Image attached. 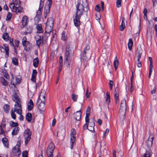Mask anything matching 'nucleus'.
Returning a JSON list of instances; mask_svg holds the SVG:
<instances>
[{
	"label": "nucleus",
	"mask_w": 157,
	"mask_h": 157,
	"mask_svg": "<svg viewBox=\"0 0 157 157\" xmlns=\"http://www.w3.org/2000/svg\"><path fill=\"white\" fill-rule=\"evenodd\" d=\"M54 21L53 18L50 17L49 18L46 22V25L53 26Z\"/></svg>",
	"instance_id": "5701e85b"
},
{
	"label": "nucleus",
	"mask_w": 157,
	"mask_h": 157,
	"mask_svg": "<svg viewBox=\"0 0 157 157\" xmlns=\"http://www.w3.org/2000/svg\"><path fill=\"white\" fill-rule=\"evenodd\" d=\"M153 67H149V72L148 75V77L149 78H150L151 77L153 70Z\"/></svg>",
	"instance_id": "5fc2aeb1"
},
{
	"label": "nucleus",
	"mask_w": 157,
	"mask_h": 157,
	"mask_svg": "<svg viewBox=\"0 0 157 157\" xmlns=\"http://www.w3.org/2000/svg\"><path fill=\"white\" fill-rule=\"evenodd\" d=\"M109 130L108 128H107L104 133L103 137L105 138V137L108 134L109 132Z\"/></svg>",
	"instance_id": "603ef678"
},
{
	"label": "nucleus",
	"mask_w": 157,
	"mask_h": 157,
	"mask_svg": "<svg viewBox=\"0 0 157 157\" xmlns=\"http://www.w3.org/2000/svg\"><path fill=\"white\" fill-rule=\"evenodd\" d=\"M90 47L89 45H87L84 48L83 52L82 55V58L83 60H85L84 63L87 64L86 61L90 59L92 54V51L90 49Z\"/></svg>",
	"instance_id": "7ed1b4c3"
},
{
	"label": "nucleus",
	"mask_w": 157,
	"mask_h": 157,
	"mask_svg": "<svg viewBox=\"0 0 157 157\" xmlns=\"http://www.w3.org/2000/svg\"><path fill=\"white\" fill-rule=\"evenodd\" d=\"M37 74V71L36 70H33V71L32 74V75L36 76Z\"/></svg>",
	"instance_id": "052dcab7"
},
{
	"label": "nucleus",
	"mask_w": 157,
	"mask_h": 157,
	"mask_svg": "<svg viewBox=\"0 0 157 157\" xmlns=\"http://www.w3.org/2000/svg\"><path fill=\"white\" fill-rule=\"evenodd\" d=\"M1 125L2 126V128H5L6 126V121L4 120H2V122L1 123Z\"/></svg>",
	"instance_id": "13d9d810"
},
{
	"label": "nucleus",
	"mask_w": 157,
	"mask_h": 157,
	"mask_svg": "<svg viewBox=\"0 0 157 157\" xmlns=\"http://www.w3.org/2000/svg\"><path fill=\"white\" fill-rule=\"evenodd\" d=\"M53 26L46 25L45 28V33L43 36V39L47 40L48 37L50 35V33L52 31Z\"/></svg>",
	"instance_id": "423d86ee"
},
{
	"label": "nucleus",
	"mask_w": 157,
	"mask_h": 157,
	"mask_svg": "<svg viewBox=\"0 0 157 157\" xmlns=\"http://www.w3.org/2000/svg\"><path fill=\"white\" fill-rule=\"evenodd\" d=\"M12 17V14L8 12V13L6 17V21H9L10 20Z\"/></svg>",
	"instance_id": "a18cd8bd"
},
{
	"label": "nucleus",
	"mask_w": 157,
	"mask_h": 157,
	"mask_svg": "<svg viewBox=\"0 0 157 157\" xmlns=\"http://www.w3.org/2000/svg\"><path fill=\"white\" fill-rule=\"evenodd\" d=\"M28 109L29 111H31V110L33 106H34V104L32 100V99H30L29 100V101L28 103Z\"/></svg>",
	"instance_id": "412c9836"
},
{
	"label": "nucleus",
	"mask_w": 157,
	"mask_h": 157,
	"mask_svg": "<svg viewBox=\"0 0 157 157\" xmlns=\"http://www.w3.org/2000/svg\"><path fill=\"white\" fill-rule=\"evenodd\" d=\"M3 109L5 112L8 113L10 109V106L7 104L5 105L3 107Z\"/></svg>",
	"instance_id": "a19ab883"
},
{
	"label": "nucleus",
	"mask_w": 157,
	"mask_h": 157,
	"mask_svg": "<svg viewBox=\"0 0 157 157\" xmlns=\"http://www.w3.org/2000/svg\"><path fill=\"white\" fill-rule=\"evenodd\" d=\"M89 122H86V123L84 124V125H83V128L84 129V130H86V129H88V125L87 124V123H89Z\"/></svg>",
	"instance_id": "6e6d98bb"
},
{
	"label": "nucleus",
	"mask_w": 157,
	"mask_h": 157,
	"mask_svg": "<svg viewBox=\"0 0 157 157\" xmlns=\"http://www.w3.org/2000/svg\"><path fill=\"white\" fill-rule=\"evenodd\" d=\"M88 130L89 131L94 132V127L95 125L94 122V121H90L88 124Z\"/></svg>",
	"instance_id": "f3484780"
},
{
	"label": "nucleus",
	"mask_w": 157,
	"mask_h": 157,
	"mask_svg": "<svg viewBox=\"0 0 157 157\" xmlns=\"http://www.w3.org/2000/svg\"><path fill=\"white\" fill-rule=\"evenodd\" d=\"M19 45H14L13 47V48L14 50V51L15 53L17 54V48L18 47Z\"/></svg>",
	"instance_id": "338daca9"
},
{
	"label": "nucleus",
	"mask_w": 157,
	"mask_h": 157,
	"mask_svg": "<svg viewBox=\"0 0 157 157\" xmlns=\"http://www.w3.org/2000/svg\"><path fill=\"white\" fill-rule=\"evenodd\" d=\"M0 81L1 83L3 85L6 86L8 85V82L3 77H1Z\"/></svg>",
	"instance_id": "7c9ffc66"
},
{
	"label": "nucleus",
	"mask_w": 157,
	"mask_h": 157,
	"mask_svg": "<svg viewBox=\"0 0 157 157\" xmlns=\"http://www.w3.org/2000/svg\"><path fill=\"white\" fill-rule=\"evenodd\" d=\"M149 60L150 62L149 67H153V65L152 64V58L151 57H149Z\"/></svg>",
	"instance_id": "4d7b16f0"
},
{
	"label": "nucleus",
	"mask_w": 157,
	"mask_h": 157,
	"mask_svg": "<svg viewBox=\"0 0 157 157\" xmlns=\"http://www.w3.org/2000/svg\"><path fill=\"white\" fill-rule=\"evenodd\" d=\"M90 92L89 93L88 92V87L87 88V90L86 91V97L87 98L89 97L90 95Z\"/></svg>",
	"instance_id": "774afa93"
},
{
	"label": "nucleus",
	"mask_w": 157,
	"mask_h": 157,
	"mask_svg": "<svg viewBox=\"0 0 157 157\" xmlns=\"http://www.w3.org/2000/svg\"><path fill=\"white\" fill-rule=\"evenodd\" d=\"M25 43H29V41H27V38L26 36H24L22 38V44L23 45L25 44Z\"/></svg>",
	"instance_id": "8fccbe9b"
},
{
	"label": "nucleus",
	"mask_w": 157,
	"mask_h": 157,
	"mask_svg": "<svg viewBox=\"0 0 157 157\" xmlns=\"http://www.w3.org/2000/svg\"><path fill=\"white\" fill-rule=\"evenodd\" d=\"M142 52L143 50L141 46L140 45H139L138 46L136 50V54L137 55V61H139L140 59Z\"/></svg>",
	"instance_id": "f8f14e48"
},
{
	"label": "nucleus",
	"mask_w": 157,
	"mask_h": 157,
	"mask_svg": "<svg viewBox=\"0 0 157 157\" xmlns=\"http://www.w3.org/2000/svg\"><path fill=\"white\" fill-rule=\"evenodd\" d=\"M28 152L26 151H24L22 153V157H28Z\"/></svg>",
	"instance_id": "3c124183"
},
{
	"label": "nucleus",
	"mask_w": 157,
	"mask_h": 157,
	"mask_svg": "<svg viewBox=\"0 0 157 157\" xmlns=\"http://www.w3.org/2000/svg\"><path fill=\"white\" fill-rule=\"evenodd\" d=\"M9 35L7 33H4L2 36V38L6 41H8L9 40Z\"/></svg>",
	"instance_id": "c756f323"
},
{
	"label": "nucleus",
	"mask_w": 157,
	"mask_h": 157,
	"mask_svg": "<svg viewBox=\"0 0 157 157\" xmlns=\"http://www.w3.org/2000/svg\"><path fill=\"white\" fill-rule=\"evenodd\" d=\"M76 135V130L75 129L72 128L71 130V133L70 144L71 149L73 148V144L75 143V140Z\"/></svg>",
	"instance_id": "1a4fd4ad"
},
{
	"label": "nucleus",
	"mask_w": 157,
	"mask_h": 157,
	"mask_svg": "<svg viewBox=\"0 0 157 157\" xmlns=\"http://www.w3.org/2000/svg\"><path fill=\"white\" fill-rule=\"evenodd\" d=\"M44 1L45 0H40V6L37 14H38V13H40V10L42 8L44 5Z\"/></svg>",
	"instance_id": "f704fd0d"
},
{
	"label": "nucleus",
	"mask_w": 157,
	"mask_h": 157,
	"mask_svg": "<svg viewBox=\"0 0 157 157\" xmlns=\"http://www.w3.org/2000/svg\"><path fill=\"white\" fill-rule=\"evenodd\" d=\"M5 131L2 129V126L0 125V134H4Z\"/></svg>",
	"instance_id": "bf43d9fd"
},
{
	"label": "nucleus",
	"mask_w": 157,
	"mask_h": 157,
	"mask_svg": "<svg viewBox=\"0 0 157 157\" xmlns=\"http://www.w3.org/2000/svg\"><path fill=\"white\" fill-rule=\"evenodd\" d=\"M121 0H117L116 6L117 8L121 7Z\"/></svg>",
	"instance_id": "09e8293b"
},
{
	"label": "nucleus",
	"mask_w": 157,
	"mask_h": 157,
	"mask_svg": "<svg viewBox=\"0 0 157 157\" xmlns=\"http://www.w3.org/2000/svg\"><path fill=\"white\" fill-rule=\"evenodd\" d=\"M32 30V28L30 27H28L26 28L25 31L24 32V34L26 35L28 33H30Z\"/></svg>",
	"instance_id": "58836bf2"
},
{
	"label": "nucleus",
	"mask_w": 157,
	"mask_h": 157,
	"mask_svg": "<svg viewBox=\"0 0 157 157\" xmlns=\"http://www.w3.org/2000/svg\"><path fill=\"white\" fill-rule=\"evenodd\" d=\"M62 35L61 38L62 39L64 40H66L67 37L66 36H65V34L64 32H63L62 33Z\"/></svg>",
	"instance_id": "680f3d73"
},
{
	"label": "nucleus",
	"mask_w": 157,
	"mask_h": 157,
	"mask_svg": "<svg viewBox=\"0 0 157 157\" xmlns=\"http://www.w3.org/2000/svg\"><path fill=\"white\" fill-rule=\"evenodd\" d=\"M19 131V128L18 127H15L13 130L12 132V134L13 136H15L17 134Z\"/></svg>",
	"instance_id": "2f4dec72"
},
{
	"label": "nucleus",
	"mask_w": 157,
	"mask_h": 157,
	"mask_svg": "<svg viewBox=\"0 0 157 157\" xmlns=\"http://www.w3.org/2000/svg\"><path fill=\"white\" fill-rule=\"evenodd\" d=\"M151 153L149 151H146L144 155V157H151Z\"/></svg>",
	"instance_id": "49530a36"
},
{
	"label": "nucleus",
	"mask_w": 157,
	"mask_h": 157,
	"mask_svg": "<svg viewBox=\"0 0 157 157\" xmlns=\"http://www.w3.org/2000/svg\"><path fill=\"white\" fill-rule=\"evenodd\" d=\"M133 45V41L131 39H129L128 40V49L131 50L132 49Z\"/></svg>",
	"instance_id": "473e14b6"
},
{
	"label": "nucleus",
	"mask_w": 157,
	"mask_h": 157,
	"mask_svg": "<svg viewBox=\"0 0 157 157\" xmlns=\"http://www.w3.org/2000/svg\"><path fill=\"white\" fill-rule=\"evenodd\" d=\"M12 62L15 65H17L18 64L17 59L15 57L13 58Z\"/></svg>",
	"instance_id": "de8ad7c7"
},
{
	"label": "nucleus",
	"mask_w": 157,
	"mask_h": 157,
	"mask_svg": "<svg viewBox=\"0 0 157 157\" xmlns=\"http://www.w3.org/2000/svg\"><path fill=\"white\" fill-rule=\"evenodd\" d=\"M74 53L73 48L71 46L68 45L66 48L65 58L66 60L69 63L71 60L72 56Z\"/></svg>",
	"instance_id": "20e7f679"
},
{
	"label": "nucleus",
	"mask_w": 157,
	"mask_h": 157,
	"mask_svg": "<svg viewBox=\"0 0 157 157\" xmlns=\"http://www.w3.org/2000/svg\"><path fill=\"white\" fill-rule=\"evenodd\" d=\"M24 45H23L25 50H27L29 49L31 45L29 42V43H25Z\"/></svg>",
	"instance_id": "ea45409f"
},
{
	"label": "nucleus",
	"mask_w": 157,
	"mask_h": 157,
	"mask_svg": "<svg viewBox=\"0 0 157 157\" xmlns=\"http://www.w3.org/2000/svg\"><path fill=\"white\" fill-rule=\"evenodd\" d=\"M27 17L25 16H24L22 20V25L23 26V27H24L27 24Z\"/></svg>",
	"instance_id": "bb28decb"
},
{
	"label": "nucleus",
	"mask_w": 157,
	"mask_h": 157,
	"mask_svg": "<svg viewBox=\"0 0 157 157\" xmlns=\"http://www.w3.org/2000/svg\"><path fill=\"white\" fill-rule=\"evenodd\" d=\"M31 132L30 130L27 128L25 130L24 136L25 140V144H27L31 138Z\"/></svg>",
	"instance_id": "6e6552de"
},
{
	"label": "nucleus",
	"mask_w": 157,
	"mask_h": 157,
	"mask_svg": "<svg viewBox=\"0 0 157 157\" xmlns=\"http://www.w3.org/2000/svg\"><path fill=\"white\" fill-rule=\"evenodd\" d=\"M88 3L85 0L84 3L78 2L76 5V10L75 15L73 17V21L75 26H78L80 25V19L83 14L85 12H87L88 10Z\"/></svg>",
	"instance_id": "f257e3e1"
},
{
	"label": "nucleus",
	"mask_w": 157,
	"mask_h": 157,
	"mask_svg": "<svg viewBox=\"0 0 157 157\" xmlns=\"http://www.w3.org/2000/svg\"><path fill=\"white\" fill-rule=\"evenodd\" d=\"M113 64L115 69L116 70L118 67V59L117 57L115 58L113 62Z\"/></svg>",
	"instance_id": "c9c22d12"
},
{
	"label": "nucleus",
	"mask_w": 157,
	"mask_h": 157,
	"mask_svg": "<svg viewBox=\"0 0 157 157\" xmlns=\"http://www.w3.org/2000/svg\"><path fill=\"white\" fill-rule=\"evenodd\" d=\"M5 44H4V48L1 47V50L2 52H5V57L7 58L9 55V48L8 46H5Z\"/></svg>",
	"instance_id": "2eb2a0df"
},
{
	"label": "nucleus",
	"mask_w": 157,
	"mask_h": 157,
	"mask_svg": "<svg viewBox=\"0 0 157 157\" xmlns=\"http://www.w3.org/2000/svg\"><path fill=\"white\" fill-rule=\"evenodd\" d=\"M23 11V9L20 5L18 6L17 7H16L14 11L16 13H20Z\"/></svg>",
	"instance_id": "393cba45"
},
{
	"label": "nucleus",
	"mask_w": 157,
	"mask_h": 157,
	"mask_svg": "<svg viewBox=\"0 0 157 157\" xmlns=\"http://www.w3.org/2000/svg\"><path fill=\"white\" fill-rule=\"evenodd\" d=\"M36 44L38 46V47H40V46L41 44L42 43L43 41H46V40H43L42 39V40H41V37L40 36H39L38 35L36 36Z\"/></svg>",
	"instance_id": "6ab92c4d"
},
{
	"label": "nucleus",
	"mask_w": 157,
	"mask_h": 157,
	"mask_svg": "<svg viewBox=\"0 0 157 157\" xmlns=\"http://www.w3.org/2000/svg\"><path fill=\"white\" fill-rule=\"evenodd\" d=\"M55 148L54 144L51 142L47 149L46 152L48 157H53V152Z\"/></svg>",
	"instance_id": "39448f33"
},
{
	"label": "nucleus",
	"mask_w": 157,
	"mask_h": 157,
	"mask_svg": "<svg viewBox=\"0 0 157 157\" xmlns=\"http://www.w3.org/2000/svg\"><path fill=\"white\" fill-rule=\"evenodd\" d=\"M15 4L14 3V2H11L10 5V8L12 10H13L14 11L15 10Z\"/></svg>",
	"instance_id": "c03bdc74"
},
{
	"label": "nucleus",
	"mask_w": 157,
	"mask_h": 157,
	"mask_svg": "<svg viewBox=\"0 0 157 157\" xmlns=\"http://www.w3.org/2000/svg\"><path fill=\"white\" fill-rule=\"evenodd\" d=\"M59 66L62 67L63 65V58L62 56H60L59 57Z\"/></svg>",
	"instance_id": "864d4df0"
},
{
	"label": "nucleus",
	"mask_w": 157,
	"mask_h": 157,
	"mask_svg": "<svg viewBox=\"0 0 157 157\" xmlns=\"http://www.w3.org/2000/svg\"><path fill=\"white\" fill-rule=\"evenodd\" d=\"M21 102L18 101V102L15 103L14 105V112H15L19 115L22 114V105Z\"/></svg>",
	"instance_id": "9d476101"
},
{
	"label": "nucleus",
	"mask_w": 157,
	"mask_h": 157,
	"mask_svg": "<svg viewBox=\"0 0 157 157\" xmlns=\"http://www.w3.org/2000/svg\"><path fill=\"white\" fill-rule=\"evenodd\" d=\"M2 141L4 146L6 148H8L9 147V141L8 139L6 138H3L2 139Z\"/></svg>",
	"instance_id": "aec40b11"
},
{
	"label": "nucleus",
	"mask_w": 157,
	"mask_h": 157,
	"mask_svg": "<svg viewBox=\"0 0 157 157\" xmlns=\"http://www.w3.org/2000/svg\"><path fill=\"white\" fill-rule=\"evenodd\" d=\"M46 92L44 90H42L39 98L37 101L38 109L40 112L42 113L44 111V109L45 106Z\"/></svg>",
	"instance_id": "f03ea898"
},
{
	"label": "nucleus",
	"mask_w": 157,
	"mask_h": 157,
	"mask_svg": "<svg viewBox=\"0 0 157 157\" xmlns=\"http://www.w3.org/2000/svg\"><path fill=\"white\" fill-rule=\"evenodd\" d=\"M82 115L81 110L77 111L73 114L74 119L77 121H79L81 119Z\"/></svg>",
	"instance_id": "ddd939ff"
},
{
	"label": "nucleus",
	"mask_w": 157,
	"mask_h": 157,
	"mask_svg": "<svg viewBox=\"0 0 157 157\" xmlns=\"http://www.w3.org/2000/svg\"><path fill=\"white\" fill-rule=\"evenodd\" d=\"M78 95H76L73 93L71 95L72 99L74 102L76 101L78 99Z\"/></svg>",
	"instance_id": "e433bc0d"
},
{
	"label": "nucleus",
	"mask_w": 157,
	"mask_h": 157,
	"mask_svg": "<svg viewBox=\"0 0 157 157\" xmlns=\"http://www.w3.org/2000/svg\"><path fill=\"white\" fill-rule=\"evenodd\" d=\"M20 147L19 145L17 144L13 149L12 150V154L16 156H18L21 154Z\"/></svg>",
	"instance_id": "9b49d317"
},
{
	"label": "nucleus",
	"mask_w": 157,
	"mask_h": 157,
	"mask_svg": "<svg viewBox=\"0 0 157 157\" xmlns=\"http://www.w3.org/2000/svg\"><path fill=\"white\" fill-rule=\"evenodd\" d=\"M39 62V58L36 57L33 60V65L35 67H37L38 65Z\"/></svg>",
	"instance_id": "cd10ccee"
},
{
	"label": "nucleus",
	"mask_w": 157,
	"mask_h": 157,
	"mask_svg": "<svg viewBox=\"0 0 157 157\" xmlns=\"http://www.w3.org/2000/svg\"><path fill=\"white\" fill-rule=\"evenodd\" d=\"M110 101V93L109 92H106V101L107 103L109 104Z\"/></svg>",
	"instance_id": "4c0bfd02"
},
{
	"label": "nucleus",
	"mask_w": 157,
	"mask_h": 157,
	"mask_svg": "<svg viewBox=\"0 0 157 157\" xmlns=\"http://www.w3.org/2000/svg\"><path fill=\"white\" fill-rule=\"evenodd\" d=\"M14 112V110H13V109H12L11 110V115L13 119H16V114L14 112Z\"/></svg>",
	"instance_id": "37998d69"
},
{
	"label": "nucleus",
	"mask_w": 157,
	"mask_h": 157,
	"mask_svg": "<svg viewBox=\"0 0 157 157\" xmlns=\"http://www.w3.org/2000/svg\"><path fill=\"white\" fill-rule=\"evenodd\" d=\"M13 100L15 103L18 102V101H21L19 96L15 93L13 95Z\"/></svg>",
	"instance_id": "4be33fe9"
},
{
	"label": "nucleus",
	"mask_w": 157,
	"mask_h": 157,
	"mask_svg": "<svg viewBox=\"0 0 157 157\" xmlns=\"http://www.w3.org/2000/svg\"><path fill=\"white\" fill-rule=\"evenodd\" d=\"M10 124L11 126L15 127L17 126L18 125L17 123L13 121H10Z\"/></svg>",
	"instance_id": "79ce46f5"
},
{
	"label": "nucleus",
	"mask_w": 157,
	"mask_h": 157,
	"mask_svg": "<svg viewBox=\"0 0 157 157\" xmlns=\"http://www.w3.org/2000/svg\"><path fill=\"white\" fill-rule=\"evenodd\" d=\"M90 106H88L87 109L86 113L85 120L86 122H89V116L90 115Z\"/></svg>",
	"instance_id": "a211bd4d"
},
{
	"label": "nucleus",
	"mask_w": 157,
	"mask_h": 157,
	"mask_svg": "<svg viewBox=\"0 0 157 157\" xmlns=\"http://www.w3.org/2000/svg\"><path fill=\"white\" fill-rule=\"evenodd\" d=\"M32 115L31 113H28L26 115V118L27 121L29 122H30L32 120Z\"/></svg>",
	"instance_id": "72a5a7b5"
},
{
	"label": "nucleus",
	"mask_w": 157,
	"mask_h": 157,
	"mask_svg": "<svg viewBox=\"0 0 157 157\" xmlns=\"http://www.w3.org/2000/svg\"><path fill=\"white\" fill-rule=\"evenodd\" d=\"M51 6L46 5L45 7L44 10V16L45 18L47 16V14L49 13L50 11V9Z\"/></svg>",
	"instance_id": "b1692460"
},
{
	"label": "nucleus",
	"mask_w": 157,
	"mask_h": 157,
	"mask_svg": "<svg viewBox=\"0 0 157 157\" xmlns=\"http://www.w3.org/2000/svg\"><path fill=\"white\" fill-rule=\"evenodd\" d=\"M124 18L123 17L122 21L120 27V30L121 31H123L125 27L124 22Z\"/></svg>",
	"instance_id": "c85d7f7f"
},
{
	"label": "nucleus",
	"mask_w": 157,
	"mask_h": 157,
	"mask_svg": "<svg viewBox=\"0 0 157 157\" xmlns=\"http://www.w3.org/2000/svg\"><path fill=\"white\" fill-rule=\"evenodd\" d=\"M16 84L14 82H13L12 81H11L10 84V86L11 87H15L16 85L17 84H19L21 82V78L20 76H17L16 77Z\"/></svg>",
	"instance_id": "4468645a"
},
{
	"label": "nucleus",
	"mask_w": 157,
	"mask_h": 157,
	"mask_svg": "<svg viewBox=\"0 0 157 157\" xmlns=\"http://www.w3.org/2000/svg\"><path fill=\"white\" fill-rule=\"evenodd\" d=\"M14 3L16 6L20 5L21 3L20 0H15Z\"/></svg>",
	"instance_id": "0e129e2a"
},
{
	"label": "nucleus",
	"mask_w": 157,
	"mask_h": 157,
	"mask_svg": "<svg viewBox=\"0 0 157 157\" xmlns=\"http://www.w3.org/2000/svg\"><path fill=\"white\" fill-rule=\"evenodd\" d=\"M36 29H37V33H41L43 32V31L42 29V26L41 24H38L36 25Z\"/></svg>",
	"instance_id": "a878e982"
},
{
	"label": "nucleus",
	"mask_w": 157,
	"mask_h": 157,
	"mask_svg": "<svg viewBox=\"0 0 157 157\" xmlns=\"http://www.w3.org/2000/svg\"><path fill=\"white\" fill-rule=\"evenodd\" d=\"M153 140V137L150 135L148 140L146 142V144L148 147H151Z\"/></svg>",
	"instance_id": "dca6fc26"
},
{
	"label": "nucleus",
	"mask_w": 157,
	"mask_h": 157,
	"mask_svg": "<svg viewBox=\"0 0 157 157\" xmlns=\"http://www.w3.org/2000/svg\"><path fill=\"white\" fill-rule=\"evenodd\" d=\"M36 76H32L31 78V80L33 82L36 83Z\"/></svg>",
	"instance_id": "69168bd1"
},
{
	"label": "nucleus",
	"mask_w": 157,
	"mask_h": 157,
	"mask_svg": "<svg viewBox=\"0 0 157 157\" xmlns=\"http://www.w3.org/2000/svg\"><path fill=\"white\" fill-rule=\"evenodd\" d=\"M127 109L126 100L123 99L121 101L119 109V112L125 116Z\"/></svg>",
	"instance_id": "0eeeda50"
},
{
	"label": "nucleus",
	"mask_w": 157,
	"mask_h": 157,
	"mask_svg": "<svg viewBox=\"0 0 157 157\" xmlns=\"http://www.w3.org/2000/svg\"><path fill=\"white\" fill-rule=\"evenodd\" d=\"M95 10L96 11L99 12L100 10V8L98 5H96L95 7Z\"/></svg>",
	"instance_id": "e2e57ef3"
}]
</instances>
